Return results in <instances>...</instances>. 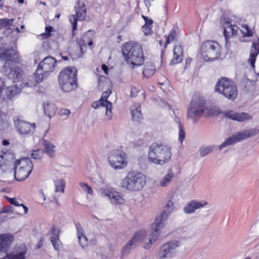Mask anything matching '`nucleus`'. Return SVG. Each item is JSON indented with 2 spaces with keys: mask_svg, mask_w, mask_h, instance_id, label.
<instances>
[{
  "mask_svg": "<svg viewBox=\"0 0 259 259\" xmlns=\"http://www.w3.org/2000/svg\"><path fill=\"white\" fill-rule=\"evenodd\" d=\"M122 53L125 61L132 68L143 64L144 57L142 46L134 41L125 43L122 47Z\"/></svg>",
  "mask_w": 259,
  "mask_h": 259,
  "instance_id": "obj_1",
  "label": "nucleus"
},
{
  "mask_svg": "<svg viewBox=\"0 0 259 259\" xmlns=\"http://www.w3.org/2000/svg\"><path fill=\"white\" fill-rule=\"evenodd\" d=\"M0 59L6 61L4 71L9 78L15 80L22 77L23 71L20 68L14 67L12 69L10 66V63L18 61V55L14 50L0 49Z\"/></svg>",
  "mask_w": 259,
  "mask_h": 259,
  "instance_id": "obj_2",
  "label": "nucleus"
},
{
  "mask_svg": "<svg viewBox=\"0 0 259 259\" xmlns=\"http://www.w3.org/2000/svg\"><path fill=\"white\" fill-rule=\"evenodd\" d=\"M171 156V148L166 144L154 143L149 147L148 158L150 162L161 165L168 162Z\"/></svg>",
  "mask_w": 259,
  "mask_h": 259,
  "instance_id": "obj_3",
  "label": "nucleus"
},
{
  "mask_svg": "<svg viewBox=\"0 0 259 259\" xmlns=\"http://www.w3.org/2000/svg\"><path fill=\"white\" fill-rule=\"evenodd\" d=\"M146 183V178L143 174L133 171L128 172L120 183L123 189L130 192L138 191L142 190Z\"/></svg>",
  "mask_w": 259,
  "mask_h": 259,
  "instance_id": "obj_4",
  "label": "nucleus"
},
{
  "mask_svg": "<svg viewBox=\"0 0 259 259\" xmlns=\"http://www.w3.org/2000/svg\"><path fill=\"white\" fill-rule=\"evenodd\" d=\"M160 224L157 220L155 223L152 224L151 230L148 234L145 230H140L134 235V240L140 243L144 248L149 249L160 235V231L157 229Z\"/></svg>",
  "mask_w": 259,
  "mask_h": 259,
  "instance_id": "obj_5",
  "label": "nucleus"
},
{
  "mask_svg": "<svg viewBox=\"0 0 259 259\" xmlns=\"http://www.w3.org/2000/svg\"><path fill=\"white\" fill-rule=\"evenodd\" d=\"M77 70L74 67H67L59 75V83L65 92H70L77 88Z\"/></svg>",
  "mask_w": 259,
  "mask_h": 259,
  "instance_id": "obj_6",
  "label": "nucleus"
},
{
  "mask_svg": "<svg viewBox=\"0 0 259 259\" xmlns=\"http://www.w3.org/2000/svg\"><path fill=\"white\" fill-rule=\"evenodd\" d=\"M205 100L198 94H195L187 110V117L195 122L199 118L205 109Z\"/></svg>",
  "mask_w": 259,
  "mask_h": 259,
  "instance_id": "obj_7",
  "label": "nucleus"
},
{
  "mask_svg": "<svg viewBox=\"0 0 259 259\" xmlns=\"http://www.w3.org/2000/svg\"><path fill=\"white\" fill-rule=\"evenodd\" d=\"M221 53V47L215 41H205L201 45L200 55L205 61L214 60L220 57Z\"/></svg>",
  "mask_w": 259,
  "mask_h": 259,
  "instance_id": "obj_8",
  "label": "nucleus"
},
{
  "mask_svg": "<svg viewBox=\"0 0 259 259\" xmlns=\"http://www.w3.org/2000/svg\"><path fill=\"white\" fill-rule=\"evenodd\" d=\"M215 91L231 100H234L238 95L236 85L233 81L226 77H222L218 80L215 85Z\"/></svg>",
  "mask_w": 259,
  "mask_h": 259,
  "instance_id": "obj_9",
  "label": "nucleus"
},
{
  "mask_svg": "<svg viewBox=\"0 0 259 259\" xmlns=\"http://www.w3.org/2000/svg\"><path fill=\"white\" fill-rule=\"evenodd\" d=\"M33 168L32 162L28 158H23L15 161L14 177L18 181L25 180L28 178Z\"/></svg>",
  "mask_w": 259,
  "mask_h": 259,
  "instance_id": "obj_10",
  "label": "nucleus"
},
{
  "mask_svg": "<svg viewBox=\"0 0 259 259\" xmlns=\"http://www.w3.org/2000/svg\"><path fill=\"white\" fill-rule=\"evenodd\" d=\"M108 161L110 166L115 170L123 168L127 163L125 153L119 149L112 150L109 152Z\"/></svg>",
  "mask_w": 259,
  "mask_h": 259,
  "instance_id": "obj_11",
  "label": "nucleus"
},
{
  "mask_svg": "<svg viewBox=\"0 0 259 259\" xmlns=\"http://www.w3.org/2000/svg\"><path fill=\"white\" fill-rule=\"evenodd\" d=\"M259 131L256 128H251L237 133L232 136L227 138L220 146L219 149L232 145L242 140L253 136L258 133Z\"/></svg>",
  "mask_w": 259,
  "mask_h": 259,
  "instance_id": "obj_12",
  "label": "nucleus"
},
{
  "mask_svg": "<svg viewBox=\"0 0 259 259\" xmlns=\"http://www.w3.org/2000/svg\"><path fill=\"white\" fill-rule=\"evenodd\" d=\"M180 243L177 240L168 241L162 245L157 252V257L159 259L172 257L176 253Z\"/></svg>",
  "mask_w": 259,
  "mask_h": 259,
  "instance_id": "obj_13",
  "label": "nucleus"
},
{
  "mask_svg": "<svg viewBox=\"0 0 259 259\" xmlns=\"http://www.w3.org/2000/svg\"><path fill=\"white\" fill-rule=\"evenodd\" d=\"M76 14L70 17L69 20L72 25V35H75L74 31L77 29V21L84 20L87 16L86 8L83 2L78 0L75 7Z\"/></svg>",
  "mask_w": 259,
  "mask_h": 259,
  "instance_id": "obj_14",
  "label": "nucleus"
},
{
  "mask_svg": "<svg viewBox=\"0 0 259 259\" xmlns=\"http://www.w3.org/2000/svg\"><path fill=\"white\" fill-rule=\"evenodd\" d=\"M110 90L103 93L100 99L92 103V106L96 109L99 106H102L106 109V118L107 120H110L112 118V103L107 101V99L111 94Z\"/></svg>",
  "mask_w": 259,
  "mask_h": 259,
  "instance_id": "obj_15",
  "label": "nucleus"
},
{
  "mask_svg": "<svg viewBox=\"0 0 259 259\" xmlns=\"http://www.w3.org/2000/svg\"><path fill=\"white\" fill-rule=\"evenodd\" d=\"M14 125L17 131L21 135H27L33 133L36 127L34 123H30L16 117L14 120Z\"/></svg>",
  "mask_w": 259,
  "mask_h": 259,
  "instance_id": "obj_16",
  "label": "nucleus"
},
{
  "mask_svg": "<svg viewBox=\"0 0 259 259\" xmlns=\"http://www.w3.org/2000/svg\"><path fill=\"white\" fill-rule=\"evenodd\" d=\"M223 115L226 118L239 122H244L252 118V116L248 113L244 112L238 113L233 110L224 111L223 112Z\"/></svg>",
  "mask_w": 259,
  "mask_h": 259,
  "instance_id": "obj_17",
  "label": "nucleus"
},
{
  "mask_svg": "<svg viewBox=\"0 0 259 259\" xmlns=\"http://www.w3.org/2000/svg\"><path fill=\"white\" fill-rule=\"evenodd\" d=\"M56 60L52 57H46L38 66L45 74L53 72L55 67Z\"/></svg>",
  "mask_w": 259,
  "mask_h": 259,
  "instance_id": "obj_18",
  "label": "nucleus"
},
{
  "mask_svg": "<svg viewBox=\"0 0 259 259\" xmlns=\"http://www.w3.org/2000/svg\"><path fill=\"white\" fill-rule=\"evenodd\" d=\"M14 236L11 233L0 234V252H5L14 241Z\"/></svg>",
  "mask_w": 259,
  "mask_h": 259,
  "instance_id": "obj_19",
  "label": "nucleus"
},
{
  "mask_svg": "<svg viewBox=\"0 0 259 259\" xmlns=\"http://www.w3.org/2000/svg\"><path fill=\"white\" fill-rule=\"evenodd\" d=\"M207 204L208 202L205 200H191L185 206L184 210L186 213H192L195 210L203 208Z\"/></svg>",
  "mask_w": 259,
  "mask_h": 259,
  "instance_id": "obj_20",
  "label": "nucleus"
},
{
  "mask_svg": "<svg viewBox=\"0 0 259 259\" xmlns=\"http://www.w3.org/2000/svg\"><path fill=\"white\" fill-rule=\"evenodd\" d=\"M42 145L45 153L51 158H54L56 155V146L50 141L43 140Z\"/></svg>",
  "mask_w": 259,
  "mask_h": 259,
  "instance_id": "obj_21",
  "label": "nucleus"
},
{
  "mask_svg": "<svg viewBox=\"0 0 259 259\" xmlns=\"http://www.w3.org/2000/svg\"><path fill=\"white\" fill-rule=\"evenodd\" d=\"M132 119L135 121H140L143 118L141 113V105L139 103H134L130 108Z\"/></svg>",
  "mask_w": 259,
  "mask_h": 259,
  "instance_id": "obj_22",
  "label": "nucleus"
},
{
  "mask_svg": "<svg viewBox=\"0 0 259 259\" xmlns=\"http://www.w3.org/2000/svg\"><path fill=\"white\" fill-rule=\"evenodd\" d=\"M104 195L107 196L112 203L122 204L124 203L123 198L117 192L108 191L104 193Z\"/></svg>",
  "mask_w": 259,
  "mask_h": 259,
  "instance_id": "obj_23",
  "label": "nucleus"
},
{
  "mask_svg": "<svg viewBox=\"0 0 259 259\" xmlns=\"http://www.w3.org/2000/svg\"><path fill=\"white\" fill-rule=\"evenodd\" d=\"M225 22L224 23V35L225 36L227 44H228V39L232 36L236 32L235 26L231 24V22L229 21V19L226 20L224 19Z\"/></svg>",
  "mask_w": 259,
  "mask_h": 259,
  "instance_id": "obj_24",
  "label": "nucleus"
},
{
  "mask_svg": "<svg viewBox=\"0 0 259 259\" xmlns=\"http://www.w3.org/2000/svg\"><path fill=\"white\" fill-rule=\"evenodd\" d=\"M259 53V40L257 42H254L250 50V57L248 61L252 67H254L256 57Z\"/></svg>",
  "mask_w": 259,
  "mask_h": 259,
  "instance_id": "obj_25",
  "label": "nucleus"
},
{
  "mask_svg": "<svg viewBox=\"0 0 259 259\" xmlns=\"http://www.w3.org/2000/svg\"><path fill=\"white\" fill-rule=\"evenodd\" d=\"M26 252V246H23L19 251L9 253L4 259H25Z\"/></svg>",
  "mask_w": 259,
  "mask_h": 259,
  "instance_id": "obj_26",
  "label": "nucleus"
},
{
  "mask_svg": "<svg viewBox=\"0 0 259 259\" xmlns=\"http://www.w3.org/2000/svg\"><path fill=\"white\" fill-rule=\"evenodd\" d=\"M77 233V238L79 243L82 248L88 245V240L87 237L85 236L82 228L78 225L76 227Z\"/></svg>",
  "mask_w": 259,
  "mask_h": 259,
  "instance_id": "obj_27",
  "label": "nucleus"
},
{
  "mask_svg": "<svg viewBox=\"0 0 259 259\" xmlns=\"http://www.w3.org/2000/svg\"><path fill=\"white\" fill-rule=\"evenodd\" d=\"M174 177V172L171 169H169L164 176L159 181V185L162 188L167 187L171 182Z\"/></svg>",
  "mask_w": 259,
  "mask_h": 259,
  "instance_id": "obj_28",
  "label": "nucleus"
},
{
  "mask_svg": "<svg viewBox=\"0 0 259 259\" xmlns=\"http://www.w3.org/2000/svg\"><path fill=\"white\" fill-rule=\"evenodd\" d=\"M2 161H0V167L3 171H5L7 170L6 163H4L3 165L2 163L5 162H9L13 161L14 159V155L13 154L11 153H3L1 155Z\"/></svg>",
  "mask_w": 259,
  "mask_h": 259,
  "instance_id": "obj_29",
  "label": "nucleus"
},
{
  "mask_svg": "<svg viewBox=\"0 0 259 259\" xmlns=\"http://www.w3.org/2000/svg\"><path fill=\"white\" fill-rule=\"evenodd\" d=\"M174 58L170 62V64H175L180 63L182 60L183 49L181 46H176L174 49Z\"/></svg>",
  "mask_w": 259,
  "mask_h": 259,
  "instance_id": "obj_30",
  "label": "nucleus"
},
{
  "mask_svg": "<svg viewBox=\"0 0 259 259\" xmlns=\"http://www.w3.org/2000/svg\"><path fill=\"white\" fill-rule=\"evenodd\" d=\"M52 230L54 235L51 236V241L54 249L56 250H59L60 249L59 230L56 228H52Z\"/></svg>",
  "mask_w": 259,
  "mask_h": 259,
  "instance_id": "obj_31",
  "label": "nucleus"
},
{
  "mask_svg": "<svg viewBox=\"0 0 259 259\" xmlns=\"http://www.w3.org/2000/svg\"><path fill=\"white\" fill-rule=\"evenodd\" d=\"M137 243V242L136 240H134L133 236L132 239L130 240L122 248L121 252L122 255H125L128 254L131 250L136 246Z\"/></svg>",
  "mask_w": 259,
  "mask_h": 259,
  "instance_id": "obj_32",
  "label": "nucleus"
},
{
  "mask_svg": "<svg viewBox=\"0 0 259 259\" xmlns=\"http://www.w3.org/2000/svg\"><path fill=\"white\" fill-rule=\"evenodd\" d=\"M155 71L154 65L152 63H148L145 65L143 74L144 76L150 77L154 74Z\"/></svg>",
  "mask_w": 259,
  "mask_h": 259,
  "instance_id": "obj_33",
  "label": "nucleus"
},
{
  "mask_svg": "<svg viewBox=\"0 0 259 259\" xmlns=\"http://www.w3.org/2000/svg\"><path fill=\"white\" fill-rule=\"evenodd\" d=\"M44 109L45 114L49 117L53 116L56 111V106L53 104L49 103H44Z\"/></svg>",
  "mask_w": 259,
  "mask_h": 259,
  "instance_id": "obj_34",
  "label": "nucleus"
},
{
  "mask_svg": "<svg viewBox=\"0 0 259 259\" xmlns=\"http://www.w3.org/2000/svg\"><path fill=\"white\" fill-rule=\"evenodd\" d=\"M95 32L93 30H89L85 32L82 37V40L83 42V45H85L87 44L89 46L93 45L92 39L94 36Z\"/></svg>",
  "mask_w": 259,
  "mask_h": 259,
  "instance_id": "obj_35",
  "label": "nucleus"
},
{
  "mask_svg": "<svg viewBox=\"0 0 259 259\" xmlns=\"http://www.w3.org/2000/svg\"><path fill=\"white\" fill-rule=\"evenodd\" d=\"M20 89L16 85L8 87L6 91V94L8 98L11 99L14 96L20 93Z\"/></svg>",
  "mask_w": 259,
  "mask_h": 259,
  "instance_id": "obj_36",
  "label": "nucleus"
},
{
  "mask_svg": "<svg viewBox=\"0 0 259 259\" xmlns=\"http://www.w3.org/2000/svg\"><path fill=\"white\" fill-rule=\"evenodd\" d=\"M170 212V211H168L167 212L166 210H164L159 217L155 219V221L153 223H155L157 220H158V221L160 222V224H159L160 225H159V226H158L157 228L159 231H160V229L162 228L164 226L163 221L167 219Z\"/></svg>",
  "mask_w": 259,
  "mask_h": 259,
  "instance_id": "obj_37",
  "label": "nucleus"
},
{
  "mask_svg": "<svg viewBox=\"0 0 259 259\" xmlns=\"http://www.w3.org/2000/svg\"><path fill=\"white\" fill-rule=\"evenodd\" d=\"M47 74H45L44 73V71L41 68L37 67V69L34 74L35 80L37 83L41 82L44 79L45 75Z\"/></svg>",
  "mask_w": 259,
  "mask_h": 259,
  "instance_id": "obj_38",
  "label": "nucleus"
},
{
  "mask_svg": "<svg viewBox=\"0 0 259 259\" xmlns=\"http://www.w3.org/2000/svg\"><path fill=\"white\" fill-rule=\"evenodd\" d=\"M240 31L243 36L249 37L253 36V31L249 28L248 26L247 25H243L241 27Z\"/></svg>",
  "mask_w": 259,
  "mask_h": 259,
  "instance_id": "obj_39",
  "label": "nucleus"
},
{
  "mask_svg": "<svg viewBox=\"0 0 259 259\" xmlns=\"http://www.w3.org/2000/svg\"><path fill=\"white\" fill-rule=\"evenodd\" d=\"M13 19H0V27L2 28H9L13 23Z\"/></svg>",
  "mask_w": 259,
  "mask_h": 259,
  "instance_id": "obj_40",
  "label": "nucleus"
},
{
  "mask_svg": "<svg viewBox=\"0 0 259 259\" xmlns=\"http://www.w3.org/2000/svg\"><path fill=\"white\" fill-rule=\"evenodd\" d=\"M44 151L41 149L33 150L31 154V158L36 160H40L42 157Z\"/></svg>",
  "mask_w": 259,
  "mask_h": 259,
  "instance_id": "obj_41",
  "label": "nucleus"
},
{
  "mask_svg": "<svg viewBox=\"0 0 259 259\" xmlns=\"http://www.w3.org/2000/svg\"><path fill=\"white\" fill-rule=\"evenodd\" d=\"M177 36V34L175 30H172L169 35L166 37V41L165 43V47L164 48H166V45L172 41L175 40Z\"/></svg>",
  "mask_w": 259,
  "mask_h": 259,
  "instance_id": "obj_42",
  "label": "nucleus"
},
{
  "mask_svg": "<svg viewBox=\"0 0 259 259\" xmlns=\"http://www.w3.org/2000/svg\"><path fill=\"white\" fill-rule=\"evenodd\" d=\"M79 185L84 192L90 195L93 194V190L92 187H90L87 183L80 182L79 183Z\"/></svg>",
  "mask_w": 259,
  "mask_h": 259,
  "instance_id": "obj_43",
  "label": "nucleus"
},
{
  "mask_svg": "<svg viewBox=\"0 0 259 259\" xmlns=\"http://www.w3.org/2000/svg\"><path fill=\"white\" fill-rule=\"evenodd\" d=\"M55 186H56L55 192H63L64 186L63 181L62 180L59 179V180H57L55 182Z\"/></svg>",
  "mask_w": 259,
  "mask_h": 259,
  "instance_id": "obj_44",
  "label": "nucleus"
},
{
  "mask_svg": "<svg viewBox=\"0 0 259 259\" xmlns=\"http://www.w3.org/2000/svg\"><path fill=\"white\" fill-rule=\"evenodd\" d=\"M179 140L181 142V143H182L183 141L185 139V132L184 130V128L182 126V124L179 122Z\"/></svg>",
  "mask_w": 259,
  "mask_h": 259,
  "instance_id": "obj_45",
  "label": "nucleus"
},
{
  "mask_svg": "<svg viewBox=\"0 0 259 259\" xmlns=\"http://www.w3.org/2000/svg\"><path fill=\"white\" fill-rule=\"evenodd\" d=\"M213 148L211 147H202L200 149V152L201 156L203 157L212 152Z\"/></svg>",
  "mask_w": 259,
  "mask_h": 259,
  "instance_id": "obj_46",
  "label": "nucleus"
},
{
  "mask_svg": "<svg viewBox=\"0 0 259 259\" xmlns=\"http://www.w3.org/2000/svg\"><path fill=\"white\" fill-rule=\"evenodd\" d=\"M53 28L52 26H47L45 28L46 32L43 33L41 34L42 38H48L51 36V32L52 31Z\"/></svg>",
  "mask_w": 259,
  "mask_h": 259,
  "instance_id": "obj_47",
  "label": "nucleus"
},
{
  "mask_svg": "<svg viewBox=\"0 0 259 259\" xmlns=\"http://www.w3.org/2000/svg\"><path fill=\"white\" fill-rule=\"evenodd\" d=\"M13 211V207L10 206H6L4 208H3L1 211L0 213H12Z\"/></svg>",
  "mask_w": 259,
  "mask_h": 259,
  "instance_id": "obj_48",
  "label": "nucleus"
},
{
  "mask_svg": "<svg viewBox=\"0 0 259 259\" xmlns=\"http://www.w3.org/2000/svg\"><path fill=\"white\" fill-rule=\"evenodd\" d=\"M151 27H152L151 26L146 25H144L142 27L143 31L144 32L145 35H149L151 33V32H152Z\"/></svg>",
  "mask_w": 259,
  "mask_h": 259,
  "instance_id": "obj_49",
  "label": "nucleus"
},
{
  "mask_svg": "<svg viewBox=\"0 0 259 259\" xmlns=\"http://www.w3.org/2000/svg\"><path fill=\"white\" fill-rule=\"evenodd\" d=\"M106 81V78L105 76H101L98 78V87L101 89L104 86L103 82Z\"/></svg>",
  "mask_w": 259,
  "mask_h": 259,
  "instance_id": "obj_50",
  "label": "nucleus"
},
{
  "mask_svg": "<svg viewBox=\"0 0 259 259\" xmlns=\"http://www.w3.org/2000/svg\"><path fill=\"white\" fill-rule=\"evenodd\" d=\"M59 114L61 116H66L67 117L70 114V111L67 109H61L60 110Z\"/></svg>",
  "mask_w": 259,
  "mask_h": 259,
  "instance_id": "obj_51",
  "label": "nucleus"
},
{
  "mask_svg": "<svg viewBox=\"0 0 259 259\" xmlns=\"http://www.w3.org/2000/svg\"><path fill=\"white\" fill-rule=\"evenodd\" d=\"M140 90L139 88L133 87L131 88V96L132 97H136L137 94L139 92Z\"/></svg>",
  "mask_w": 259,
  "mask_h": 259,
  "instance_id": "obj_52",
  "label": "nucleus"
},
{
  "mask_svg": "<svg viewBox=\"0 0 259 259\" xmlns=\"http://www.w3.org/2000/svg\"><path fill=\"white\" fill-rule=\"evenodd\" d=\"M142 18L144 19V20L145 21V25H149L151 26L153 24V20L152 19H148L147 17L145 16L144 15H142Z\"/></svg>",
  "mask_w": 259,
  "mask_h": 259,
  "instance_id": "obj_53",
  "label": "nucleus"
},
{
  "mask_svg": "<svg viewBox=\"0 0 259 259\" xmlns=\"http://www.w3.org/2000/svg\"><path fill=\"white\" fill-rule=\"evenodd\" d=\"M6 198L9 200V202L11 204H13L16 206H19L20 204H18V202L16 201V199L15 198H9L7 196H6Z\"/></svg>",
  "mask_w": 259,
  "mask_h": 259,
  "instance_id": "obj_54",
  "label": "nucleus"
},
{
  "mask_svg": "<svg viewBox=\"0 0 259 259\" xmlns=\"http://www.w3.org/2000/svg\"><path fill=\"white\" fill-rule=\"evenodd\" d=\"M173 205H174V203H173L172 201H168V202L167 203L166 207H167V208H168L169 209L168 211H170V212L172 211Z\"/></svg>",
  "mask_w": 259,
  "mask_h": 259,
  "instance_id": "obj_55",
  "label": "nucleus"
},
{
  "mask_svg": "<svg viewBox=\"0 0 259 259\" xmlns=\"http://www.w3.org/2000/svg\"><path fill=\"white\" fill-rule=\"evenodd\" d=\"M19 206H22L23 210H24V213L26 214L28 212V208L23 204H20Z\"/></svg>",
  "mask_w": 259,
  "mask_h": 259,
  "instance_id": "obj_56",
  "label": "nucleus"
},
{
  "mask_svg": "<svg viewBox=\"0 0 259 259\" xmlns=\"http://www.w3.org/2000/svg\"><path fill=\"white\" fill-rule=\"evenodd\" d=\"M102 69L104 70L106 74H107L108 67L106 65H102Z\"/></svg>",
  "mask_w": 259,
  "mask_h": 259,
  "instance_id": "obj_57",
  "label": "nucleus"
},
{
  "mask_svg": "<svg viewBox=\"0 0 259 259\" xmlns=\"http://www.w3.org/2000/svg\"><path fill=\"white\" fill-rule=\"evenodd\" d=\"M3 144L5 146L8 145L9 144V142L7 140H4L3 141Z\"/></svg>",
  "mask_w": 259,
  "mask_h": 259,
  "instance_id": "obj_58",
  "label": "nucleus"
},
{
  "mask_svg": "<svg viewBox=\"0 0 259 259\" xmlns=\"http://www.w3.org/2000/svg\"><path fill=\"white\" fill-rule=\"evenodd\" d=\"M254 259H259V252H257L255 254Z\"/></svg>",
  "mask_w": 259,
  "mask_h": 259,
  "instance_id": "obj_59",
  "label": "nucleus"
},
{
  "mask_svg": "<svg viewBox=\"0 0 259 259\" xmlns=\"http://www.w3.org/2000/svg\"><path fill=\"white\" fill-rule=\"evenodd\" d=\"M4 5V0H0V7H3Z\"/></svg>",
  "mask_w": 259,
  "mask_h": 259,
  "instance_id": "obj_60",
  "label": "nucleus"
},
{
  "mask_svg": "<svg viewBox=\"0 0 259 259\" xmlns=\"http://www.w3.org/2000/svg\"><path fill=\"white\" fill-rule=\"evenodd\" d=\"M41 195H42V200L44 201L46 200V197H45V195H44V194L43 193H42Z\"/></svg>",
  "mask_w": 259,
  "mask_h": 259,
  "instance_id": "obj_61",
  "label": "nucleus"
},
{
  "mask_svg": "<svg viewBox=\"0 0 259 259\" xmlns=\"http://www.w3.org/2000/svg\"><path fill=\"white\" fill-rule=\"evenodd\" d=\"M18 1L20 4H22L24 3V0H18Z\"/></svg>",
  "mask_w": 259,
  "mask_h": 259,
  "instance_id": "obj_62",
  "label": "nucleus"
},
{
  "mask_svg": "<svg viewBox=\"0 0 259 259\" xmlns=\"http://www.w3.org/2000/svg\"><path fill=\"white\" fill-rule=\"evenodd\" d=\"M62 58L63 60H68V57H62Z\"/></svg>",
  "mask_w": 259,
  "mask_h": 259,
  "instance_id": "obj_63",
  "label": "nucleus"
},
{
  "mask_svg": "<svg viewBox=\"0 0 259 259\" xmlns=\"http://www.w3.org/2000/svg\"><path fill=\"white\" fill-rule=\"evenodd\" d=\"M191 62V59H187L186 60V63H190Z\"/></svg>",
  "mask_w": 259,
  "mask_h": 259,
  "instance_id": "obj_64",
  "label": "nucleus"
}]
</instances>
